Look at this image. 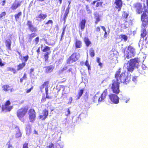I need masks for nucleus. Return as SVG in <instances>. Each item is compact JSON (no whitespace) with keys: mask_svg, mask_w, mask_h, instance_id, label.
Listing matches in <instances>:
<instances>
[{"mask_svg":"<svg viewBox=\"0 0 148 148\" xmlns=\"http://www.w3.org/2000/svg\"><path fill=\"white\" fill-rule=\"evenodd\" d=\"M121 69L119 68L116 71L114 74L115 79L112 80V83L109 85L112 92L116 94H119L120 92V82L127 84L130 81V77L128 76L126 72L121 73Z\"/></svg>","mask_w":148,"mask_h":148,"instance_id":"obj_1","label":"nucleus"},{"mask_svg":"<svg viewBox=\"0 0 148 148\" xmlns=\"http://www.w3.org/2000/svg\"><path fill=\"white\" fill-rule=\"evenodd\" d=\"M139 62L138 58H137L130 59L128 62L129 64L127 66V71L130 72H132L135 67L138 68Z\"/></svg>","mask_w":148,"mask_h":148,"instance_id":"obj_2","label":"nucleus"},{"mask_svg":"<svg viewBox=\"0 0 148 148\" xmlns=\"http://www.w3.org/2000/svg\"><path fill=\"white\" fill-rule=\"evenodd\" d=\"M148 13V11L146 9L141 15V20L142 22V25L144 27H147L148 26V16L147 14Z\"/></svg>","mask_w":148,"mask_h":148,"instance_id":"obj_3","label":"nucleus"},{"mask_svg":"<svg viewBox=\"0 0 148 148\" xmlns=\"http://www.w3.org/2000/svg\"><path fill=\"white\" fill-rule=\"evenodd\" d=\"M27 111V109L24 108H22L18 110L17 111V116L20 120L23 122L24 121L23 118L26 114Z\"/></svg>","mask_w":148,"mask_h":148,"instance_id":"obj_4","label":"nucleus"},{"mask_svg":"<svg viewBox=\"0 0 148 148\" xmlns=\"http://www.w3.org/2000/svg\"><path fill=\"white\" fill-rule=\"evenodd\" d=\"M78 59L77 53L74 52L67 59L66 63L68 64L72 63L77 61Z\"/></svg>","mask_w":148,"mask_h":148,"instance_id":"obj_5","label":"nucleus"},{"mask_svg":"<svg viewBox=\"0 0 148 148\" xmlns=\"http://www.w3.org/2000/svg\"><path fill=\"white\" fill-rule=\"evenodd\" d=\"M28 117L31 123H33L36 119V113L33 109H30L28 112Z\"/></svg>","mask_w":148,"mask_h":148,"instance_id":"obj_6","label":"nucleus"},{"mask_svg":"<svg viewBox=\"0 0 148 148\" xmlns=\"http://www.w3.org/2000/svg\"><path fill=\"white\" fill-rule=\"evenodd\" d=\"M127 54L126 57L127 59L134 57L136 54L135 49L132 46L130 45L127 47Z\"/></svg>","mask_w":148,"mask_h":148,"instance_id":"obj_7","label":"nucleus"},{"mask_svg":"<svg viewBox=\"0 0 148 148\" xmlns=\"http://www.w3.org/2000/svg\"><path fill=\"white\" fill-rule=\"evenodd\" d=\"M10 104V102L9 100L7 101L4 104L1 106V111L2 112H10L13 108L12 106H9Z\"/></svg>","mask_w":148,"mask_h":148,"instance_id":"obj_8","label":"nucleus"},{"mask_svg":"<svg viewBox=\"0 0 148 148\" xmlns=\"http://www.w3.org/2000/svg\"><path fill=\"white\" fill-rule=\"evenodd\" d=\"M50 48L48 46H45L44 47V49H42V51L43 52H46L44 54V56L45 59V61L46 62H47L48 61V58H49V55L51 53V51H50Z\"/></svg>","mask_w":148,"mask_h":148,"instance_id":"obj_9","label":"nucleus"},{"mask_svg":"<svg viewBox=\"0 0 148 148\" xmlns=\"http://www.w3.org/2000/svg\"><path fill=\"white\" fill-rule=\"evenodd\" d=\"M110 94L108 95L111 101L115 104H117L119 102V98L116 95L118 94Z\"/></svg>","mask_w":148,"mask_h":148,"instance_id":"obj_10","label":"nucleus"},{"mask_svg":"<svg viewBox=\"0 0 148 148\" xmlns=\"http://www.w3.org/2000/svg\"><path fill=\"white\" fill-rule=\"evenodd\" d=\"M86 21L85 19H83L80 20L78 25V28L79 31H83L86 27Z\"/></svg>","mask_w":148,"mask_h":148,"instance_id":"obj_11","label":"nucleus"},{"mask_svg":"<svg viewBox=\"0 0 148 148\" xmlns=\"http://www.w3.org/2000/svg\"><path fill=\"white\" fill-rule=\"evenodd\" d=\"M48 114V110L46 109H44L42 110V113L39 115L38 118L43 121L45 120L47 117Z\"/></svg>","mask_w":148,"mask_h":148,"instance_id":"obj_12","label":"nucleus"},{"mask_svg":"<svg viewBox=\"0 0 148 148\" xmlns=\"http://www.w3.org/2000/svg\"><path fill=\"white\" fill-rule=\"evenodd\" d=\"M27 25L28 26L29 30L31 32H35L37 31V27L34 26L31 21H27Z\"/></svg>","mask_w":148,"mask_h":148,"instance_id":"obj_13","label":"nucleus"},{"mask_svg":"<svg viewBox=\"0 0 148 148\" xmlns=\"http://www.w3.org/2000/svg\"><path fill=\"white\" fill-rule=\"evenodd\" d=\"M114 4L115 5V8L118 9V12L120 11L123 5V2L122 0H115Z\"/></svg>","mask_w":148,"mask_h":148,"instance_id":"obj_14","label":"nucleus"},{"mask_svg":"<svg viewBox=\"0 0 148 148\" xmlns=\"http://www.w3.org/2000/svg\"><path fill=\"white\" fill-rule=\"evenodd\" d=\"M47 17V15L46 14L41 13L38 15L36 18L38 21H42L45 19Z\"/></svg>","mask_w":148,"mask_h":148,"instance_id":"obj_15","label":"nucleus"},{"mask_svg":"<svg viewBox=\"0 0 148 148\" xmlns=\"http://www.w3.org/2000/svg\"><path fill=\"white\" fill-rule=\"evenodd\" d=\"M108 94L107 89H105L101 94L100 97L98 98V101L99 102L103 101L106 98Z\"/></svg>","mask_w":148,"mask_h":148,"instance_id":"obj_16","label":"nucleus"},{"mask_svg":"<svg viewBox=\"0 0 148 148\" xmlns=\"http://www.w3.org/2000/svg\"><path fill=\"white\" fill-rule=\"evenodd\" d=\"M2 88L3 90L5 92H12L13 91V88L11 86L7 84L3 85Z\"/></svg>","mask_w":148,"mask_h":148,"instance_id":"obj_17","label":"nucleus"},{"mask_svg":"<svg viewBox=\"0 0 148 148\" xmlns=\"http://www.w3.org/2000/svg\"><path fill=\"white\" fill-rule=\"evenodd\" d=\"M21 1H18L15 0L14 2L12 4L11 7V9L12 10H16L18 7L20 6Z\"/></svg>","mask_w":148,"mask_h":148,"instance_id":"obj_18","label":"nucleus"},{"mask_svg":"<svg viewBox=\"0 0 148 148\" xmlns=\"http://www.w3.org/2000/svg\"><path fill=\"white\" fill-rule=\"evenodd\" d=\"M55 66L53 65H50L45 66L44 67L45 71L46 73H49L52 72L54 69Z\"/></svg>","mask_w":148,"mask_h":148,"instance_id":"obj_19","label":"nucleus"},{"mask_svg":"<svg viewBox=\"0 0 148 148\" xmlns=\"http://www.w3.org/2000/svg\"><path fill=\"white\" fill-rule=\"evenodd\" d=\"M69 4L68 5V6L67 8L66 9V11L65 12V13L64 14V16L63 18V20L64 21V23L65 22L66 18L67 16H68V14L69 11V9L70 8V7H69V5L70 4L71 2L69 1Z\"/></svg>","mask_w":148,"mask_h":148,"instance_id":"obj_20","label":"nucleus"},{"mask_svg":"<svg viewBox=\"0 0 148 148\" xmlns=\"http://www.w3.org/2000/svg\"><path fill=\"white\" fill-rule=\"evenodd\" d=\"M142 5L140 3H137L135 5V7L136 9V11L139 14L142 13Z\"/></svg>","mask_w":148,"mask_h":148,"instance_id":"obj_21","label":"nucleus"},{"mask_svg":"<svg viewBox=\"0 0 148 148\" xmlns=\"http://www.w3.org/2000/svg\"><path fill=\"white\" fill-rule=\"evenodd\" d=\"M75 44L76 49L81 48L82 46V42L81 40L77 39L75 41Z\"/></svg>","mask_w":148,"mask_h":148,"instance_id":"obj_22","label":"nucleus"},{"mask_svg":"<svg viewBox=\"0 0 148 148\" xmlns=\"http://www.w3.org/2000/svg\"><path fill=\"white\" fill-rule=\"evenodd\" d=\"M94 15L95 19V24H97L101 21L100 16L99 14L97 12L94 13Z\"/></svg>","mask_w":148,"mask_h":148,"instance_id":"obj_23","label":"nucleus"},{"mask_svg":"<svg viewBox=\"0 0 148 148\" xmlns=\"http://www.w3.org/2000/svg\"><path fill=\"white\" fill-rule=\"evenodd\" d=\"M129 16V14L126 12L125 11H124L122 15L121 19L125 21V23H126L127 22L126 19Z\"/></svg>","mask_w":148,"mask_h":148,"instance_id":"obj_24","label":"nucleus"},{"mask_svg":"<svg viewBox=\"0 0 148 148\" xmlns=\"http://www.w3.org/2000/svg\"><path fill=\"white\" fill-rule=\"evenodd\" d=\"M5 46L8 48V49L10 50L11 49V46L12 44V42L10 39H8L5 40Z\"/></svg>","mask_w":148,"mask_h":148,"instance_id":"obj_25","label":"nucleus"},{"mask_svg":"<svg viewBox=\"0 0 148 148\" xmlns=\"http://www.w3.org/2000/svg\"><path fill=\"white\" fill-rule=\"evenodd\" d=\"M84 41L87 47H89L91 44V42L90 40L88 37H84Z\"/></svg>","mask_w":148,"mask_h":148,"instance_id":"obj_26","label":"nucleus"},{"mask_svg":"<svg viewBox=\"0 0 148 148\" xmlns=\"http://www.w3.org/2000/svg\"><path fill=\"white\" fill-rule=\"evenodd\" d=\"M15 129L17 130L15 134V137L16 138H18L21 137L22 136V134L21 133V132L20 129L18 127H15Z\"/></svg>","mask_w":148,"mask_h":148,"instance_id":"obj_27","label":"nucleus"},{"mask_svg":"<svg viewBox=\"0 0 148 148\" xmlns=\"http://www.w3.org/2000/svg\"><path fill=\"white\" fill-rule=\"evenodd\" d=\"M25 62H22L21 63L17 65V71H18L22 70L25 67Z\"/></svg>","mask_w":148,"mask_h":148,"instance_id":"obj_28","label":"nucleus"},{"mask_svg":"<svg viewBox=\"0 0 148 148\" xmlns=\"http://www.w3.org/2000/svg\"><path fill=\"white\" fill-rule=\"evenodd\" d=\"M84 89L83 88L79 90L77 96V99H79L83 93Z\"/></svg>","mask_w":148,"mask_h":148,"instance_id":"obj_29","label":"nucleus"},{"mask_svg":"<svg viewBox=\"0 0 148 148\" xmlns=\"http://www.w3.org/2000/svg\"><path fill=\"white\" fill-rule=\"evenodd\" d=\"M147 34L146 29H144L141 31V33L140 34L142 38H144Z\"/></svg>","mask_w":148,"mask_h":148,"instance_id":"obj_30","label":"nucleus"},{"mask_svg":"<svg viewBox=\"0 0 148 148\" xmlns=\"http://www.w3.org/2000/svg\"><path fill=\"white\" fill-rule=\"evenodd\" d=\"M89 52L90 56L91 57H93L95 56V53L94 50L92 48H91L89 49Z\"/></svg>","mask_w":148,"mask_h":148,"instance_id":"obj_31","label":"nucleus"},{"mask_svg":"<svg viewBox=\"0 0 148 148\" xmlns=\"http://www.w3.org/2000/svg\"><path fill=\"white\" fill-rule=\"evenodd\" d=\"M86 9L88 14H92V10L90 9V7L88 5H86Z\"/></svg>","mask_w":148,"mask_h":148,"instance_id":"obj_32","label":"nucleus"},{"mask_svg":"<svg viewBox=\"0 0 148 148\" xmlns=\"http://www.w3.org/2000/svg\"><path fill=\"white\" fill-rule=\"evenodd\" d=\"M22 15V13L21 11L19 12L17 14H15L14 15L15 20L16 21H17V20L20 18V17Z\"/></svg>","mask_w":148,"mask_h":148,"instance_id":"obj_33","label":"nucleus"},{"mask_svg":"<svg viewBox=\"0 0 148 148\" xmlns=\"http://www.w3.org/2000/svg\"><path fill=\"white\" fill-rule=\"evenodd\" d=\"M37 36V34L36 33H32L29 35V39L30 40H31Z\"/></svg>","mask_w":148,"mask_h":148,"instance_id":"obj_34","label":"nucleus"},{"mask_svg":"<svg viewBox=\"0 0 148 148\" xmlns=\"http://www.w3.org/2000/svg\"><path fill=\"white\" fill-rule=\"evenodd\" d=\"M121 38V39H123L124 41H126L127 39V36L125 35L121 34L120 35Z\"/></svg>","mask_w":148,"mask_h":148,"instance_id":"obj_35","label":"nucleus"},{"mask_svg":"<svg viewBox=\"0 0 148 148\" xmlns=\"http://www.w3.org/2000/svg\"><path fill=\"white\" fill-rule=\"evenodd\" d=\"M39 40V37L37 36L33 40V42H34L35 45H36L38 43Z\"/></svg>","mask_w":148,"mask_h":148,"instance_id":"obj_36","label":"nucleus"},{"mask_svg":"<svg viewBox=\"0 0 148 148\" xmlns=\"http://www.w3.org/2000/svg\"><path fill=\"white\" fill-rule=\"evenodd\" d=\"M8 71H10L12 72L14 74H16L17 73V70H16L14 68L11 67H8Z\"/></svg>","mask_w":148,"mask_h":148,"instance_id":"obj_37","label":"nucleus"},{"mask_svg":"<svg viewBox=\"0 0 148 148\" xmlns=\"http://www.w3.org/2000/svg\"><path fill=\"white\" fill-rule=\"evenodd\" d=\"M103 2L102 1H98L96 3L95 7L97 8L99 7H102Z\"/></svg>","mask_w":148,"mask_h":148,"instance_id":"obj_38","label":"nucleus"},{"mask_svg":"<svg viewBox=\"0 0 148 148\" xmlns=\"http://www.w3.org/2000/svg\"><path fill=\"white\" fill-rule=\"evenodd\" d=\"M6 14V13L5 12H1L0 14V19L2 18H4L5 17V16Z\"/></svg>","mask_w":148,"mask_h":148,"instance_id":"obj_39","label":"nucleus"},{"mask_svg":"<svg viewBox=\"0 0 148 148\" xmlns=\"http://www.w3.org/2000/svg\"><path fill=\"white\" fill-rule=\"evenodd\" d=\"M85 65L87 66L88 70L90 71L91 70L90 66L88 62V60H87L85 61Z\"/></svg>","mask_w":148,"mask_h":148,"instance_id":"obj_40","label":"nucleus"},{"mask_svg":"<svg viewBox=\"0 0 148 148\" xmlns=\"http://www.w3.org/2000/svg\"><path fill=\"white\" fill-rule=\"evenodd\" d=\"M49 81H46L44 82L43 84L42 85L44 87L45 86V88L47 87L49 88Z\"/></svg>","mask_w":148,"mask_h":148,"instance_id":"obj_41","label":"nucleus"},{"mask_svg":"<svg viewBox=\"0 0 148 148\" xmlns=\"http://www.w3.org/2000/svg\"><path fill=\"white\" fill-rule=\"evenodd\" d=\"M29 56L28 55H27L25 56H24L23 58L24 62H25L27 61L29 59Z\"/></svg>","mask_w":148,"mask_h":148,"instance_id":"obj_42","label":"nucleus"},{"mask_svg":"<svg viewBox=\"0 0 148 148\" xmlns=\"http://www.w3.org/2000/svg\"><path fill=\"white\" fill-rule=\"evenodd\" d=\"M55 148H62V145L59 143H56Z\"/></svg>","mask_w":148,"mask_h":148,"instance_id":"obj_43","label":"nucleus"},{"mask_svg":"<svg viewBox=\"0 0 148 148\" xmlns=\"http://www.w3.org/2000/svg\"><path fill=\"white\" fill-rule=\"evenodd\" d=\"M68 68L67 66H64L60 70V72L61 73H62L64 71L66 70Z\"/></svg>","mask_w":148,"mask_h":148,"instance_id":"obj_44","label":"nucleus"},{"mask_svg":"<svg viewBox=\"0 0 148 148\" xmlns=\"http://www.w3.org/2000/svg\"><path fill=\"white\" fill-rule=\"evenodd\" d=\"M71 114L69 108H68L67 110V112H65V115L66 116H68L69 115Z\"/></svg>","mask_w":148,"mask_h":148,"instance_id":"obj_45","label":"nucleus"},{"mask_svg":"<svg viewBox=\"0 0 148 148\" xmlns=\"http://www.w3.org/2000/svg\"><path fill=\"white\" fill-rule=\"evenodd\" d=\"M7 145H8V148H13V147L10 144V141L7 143Z\"/></svg>","mask_w":148,"mask_h":148,"instance_id":"obj_46","label":"nucleus"},{"mask_svg":"<svg viewBox=\"0 0 148 148\" xmlns=\"http://www.w3.org/2000/svg\"><path fill=\"white\" fill-rule=\"evenodd\" d=\"M28 144L27 143H25L23 145V148H28Z\"/></svg>","mask_w":148,"mask_h":148,"instance_id":"obj_47","label":"nucleus"},{"mask_svg":"<svg viewBox=\"0 0 148 148\" xmlns=\"http://www.w3.org/2000/svg\"><path fill=\"white\" fill-rule=\"evenodd\" d=\"M138 77L136 76H134L132 78V81L134 82H136L137 81V78Z\"/></svg>","mask_w":148,"mask_h":148,"instance_id":"obj_48","label":"nucleus"},{"mask_svg":"<svg viewBox=\"0 0 148 148\" xmlns=\"http://www.w3.org/2000/svg\"><path fill=\"white\" fill-rule=\"evenodd\" d=\"M53 23V22L52 20H49L45 23V24H52Z\"/></svg>","mask_w":148,"mask_h":148,"instance_id":"obj_49","label":"nucleus"},{"mask_svg":"<svg viewBox=\"0 0 148 148\" xmlns=\"http://www.w3.org/2000/svg\"><path fill=\"white\" fill-rule=\"evenodd\" d=\"M33 87L32 86L29 89L27 90L26 91V92L27 93H28L30 92L31 90L33 89Z\"/></svg>","mask_w":148,"mask_h":148,"instance_id":"obj_50","label":"nucleus"},{"mask_svg":"<svg viewBox=\"0 0 148 148\" xmlns=\"http://www.w3.org/2000/svg\"><path fill=\"white\" fill-rule=\"evenodd\" d=\"M4 64L2 62V60L1 58H0V66H4Z\"/></svg>","mask_w":148,"mask_h":148,"instance_id":"obj_51","label":"nucleus"},{"mask_svg":"<svg viewBox=\"0 0 148 148\" xmlns=\"http://www.w3.org/2000/svg\"><path fill=\"white\" fill-rule=\"evenodd\" d=\"M48 147L49 148H53L54 144L52 143H51V144L49 145Z\"/></svg>","mask_w":148,"mask_h":148,"instance_id":"obj_52","label":"nucleus"},{"mask_svg":"<svg viewBox=\"0 0 148 148\" xmlns=\"http://www.w3.org/2000/svg\"><path fill=\"white\" fill-rule=\"evenodd\" d=\"M73 100L72 97H70L69 98V102L68 103L69 104H71V102Z\"/></svg>","mask_w":148,"mask_h":148,"instance_id":"obj_53","label":"nucleus"},{"mask_svg":"<svg viewBox=\"0 0 148 148\" xmlns=\"http://www.w3.org/2000/svg\"><path fill=\"white\" fill-rule=\"evenodd\" d=\"M65 32H62V34L61 36V38L60 39V40L61 41L62 40V38L64 36Z\"/></svg>","mask_w":148,"mask_h":148,"instance_id":"obj_54","label":"nucleus"},{"mask_svg":"<svg viewBox=\"0 0 148 148\" xmlns=\"http://www.w3.org/2000/svg\"><path fill=\"white\" fill-rule=\"evenodd\" d=\"M45 94L46 95H48V88L47 87L45 88Z\"/></svg>","mask_w":148,"mask_h":148,"instance_id":"obj_55","label":"nucleus"},{"mask_svg":"<svg viewBox=\"0 0 148 148\" xmlns=\"http://www.w3.org/2000/svg\"><path fill=\"white\" fill-rule=\"evenodd\" d=\"M26 75L25 73L23 75L22 77L23 79H25L27 78Z\"/></svg>","mask_w":148,"mask_h":148,"instance_id":"obj_56","label":"nucleus"},{"mask_svg":"<svg viewBox=\"0 0 148 148\" xmlns=\"http://www.w3.org/2000/svg\"><path fill=\"white\" fill-rule=\"evenodd\" d=\"M96 61L98 63L101 62L100 58L99 57H97L96 58Z\"/></svg>","mask_w":148,"mask_h":148,"instance_id":"obj_57","label":"nucleus"},{"mask_svg":"<svg viewBox=\"0 0 148 148\" xmlns=\"http://www.w3.org/2000/svg\"><path fill=\"white\" fill-rule=\"evenodd\" d=\"M96 31L97 32H99L100 30V28L99 27H97L95 29Z\"/></svg>","mask_w":148,"mask_h":148,"instance_id":"obj_58","label":"nucleus"},{"mask_svg":"<svg viewBox=\"0 0 148 148\" xmlns=\"http://www.w3.org/2000/svg\"><path fill=\"white\" fill-rule=\"evenodd\" d=\"M98 65L99 66L100 68H101L103 67V64L101 62L98 64Z\"/></svg>","mask_w":148,"mask_h":148,"instance_id":"obj_59","label":"nucleus"},{"mask_svg":"<svg viewBox=\"0 0 148 148\" xmlns=\"http://www.w3.org/2000/svg\"><path fill=\"white\" fill-rule=\"evenodd\" d=\"M107 36V32H105L104 35V38H106Z\"/></svg>","mask_w":148,"mask_h":148,"instance_id":"obj_60","label":"nucleus"},{"mask_svg":"<svg viewBox=\"0 0 148 148\" xmlns=\"http://www.w3.org/2000/svg\"><path fill=\"white\" fill-rule=\"evenodd\" d=\"M34 69L33 68H31L30 70V73L32 74V73L34 72Z\"/></svg>","mask_w":148,"mask_h":148,"instance_id":"obj_61","label":"nucleus"},{"mask_svg":"<svg viewBox=\"0 0 148 148\" xmlns=\"http://www.w3.org/2000/svg\"><path fill=\"white\" fill-rule=\"evenodd\" d=\"M101 27L102 29L104 31L106 32V28L103 26H101Z\"/></svg>","mask_w":148,"mask_h":148,"instance_id":"obj_62","label":"nucleus"},{"mask_svg":"<svg viewBox=\"0 0 148 148\" xmlns=\"http://www.w3.org/2000/svg\"><path fill=\"white\" fill-rule=\"evenodd\" d=\"M36 51L38 53V54H39L40 53V48L39 47L38 48V49L36 50Z\"/></svg>","mask_w":148,"mask_h":148,"instance_id":"obj_63","label":"nucleus"},{"mask_svg":"<svg viewBox=\"0 0 148 148\" xmlns=\"http://www.w3.org/2000/svg\"><path fill=\"white\" fill-rule=\"evenodd\" d=\"M2 6H4L5 3V0H3L2 2Z\"/></svg>","mask_w":148,"mask_h":148,"instance_id":"obj_64","label":"nucleus"}]
</instances>
